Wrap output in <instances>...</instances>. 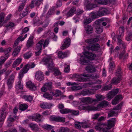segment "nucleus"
I'll return each mask as SVG.
<instances>
[{"instance_id": "f257e3e1", "label": "nucleus", "mask_w": 132, "mask_h": 132, "mask_svg": "<svg viewBox=\"0 0 132 132\" xmlns=\"http://www.w3.org/2000/svg\"><path fill=\"white\" fill-rule=\"evenodd\" d=\"M73 78H76L77 79L76 81L80 82L86 81L88 80L89 78H97L98 77L96 75H90L89 74L83 73L82 74L75 73L72 75Z\"/></svg>"}, {"instance_id": "f03ea898", "label": "nucleus", "mask_w": 132, "mask_h": 132, "mask_svg": "<svg viewBox=\"0 0 132 132\" xmlns=\"http://www.w3.org/2000/svg\"><path fill=\"white\" fill-rule=\"evenodd\" d=\"M96 56L95 54L88 52H84V55L81 56L80 61L82 64H86L89 63V59L92 60L94 59V58Z\"/></svg>"}, {"instance_id": "7ed1b4c3", "label": "nucleus", "mask_w": 132, "mask_h": 132, "mask_svg": "<svg viewBox=\"0 0 132 132\" xmlns=\"http://www.w3.org/2000/svg\"><path fill=\"white\" fill-rule=\"evenodd\" d=\"M42 62L46 65H47L48 68V71L45 72V74L48 76L49 75V70L52 71L54 67V65L53 63L52 59L51 56H48L47 58H44L42 60Z\"/></svg>"}, {"instance_id": "20e7f679", "label": "nucleus", "mask_w": 132, "mask_h": 132, "mask_svg": "<svg viewBox=\"0 0 132 132\" xmlns=\"http://www.w3.org/2000/svg\"><path fill=\"white\" fill-rule=\"evenodd\" d=\"M8 105L5 104L0 111V120L4 121L6 116L8 114Z\"/></svg>"}, {"instance_id": "39448f33", "label": "nucleus", "mask_w": 132, "mask_h": 132, "mask_svg": "<svg viewBox=\"0 0 132 132\" xmlns=\"http://www.w3.org/2000/svg\"><path fill=\"white\" fill-rule=\"evenodd\" d=\"M116 77L113 78L112 80L111 83L114 84H117L119 83L121 80V69H118L116 73Z\"/></svg>"}, {"instance_id": "423d86ee", "label": "nucleus", "mask_w": 132, "mask_h": 132, "mask_svg": "<svg viewBox=\"0 0 132 132\" xmlns=\"http://www.w3.org/2000/svg\"><path fill=\"white\" fill-rule=\"evenodd\" d=\"M109 104L107 101H103L98 104L97 107L90 106L88 107L89 109L91 110L96 111L98 110V108H103L104 107L107 106Z\"/></svg>"}, {"instance_id": "0eeeda50", "label": "nucleus", "mask_w": 132, "mask_h": 132, "mask_svg": "<svg viewBox=\"0 0 132 132\" xmlns=\"http://www.w3.org/2000/svg\"><path fill=\"white\" fill-rule=\"evenodd\" d=\"M92 0H85L84 6L86 9L91 10L95 7L96 5L92 3Z\"/></svg>"}, {"instance_id": "6e6552de", "label": "nucleus", "mask_w": 132, "mask_h": 132, "mask_svg": "<svg viewBox=\"0 0 132 132\" xmlns=\"http://www.w3.org/2000/svg\"><path fill=\"white\" fill-rule=\"evenodd\" d=\"M116 120L115 118H112L108 121V128H104L103 129V132H109V129L111 128L114 125Z\"/></svg>"}, {"instance_id": "1a4fd4ad", "label": "nucleus", "mask_w": 132, "mask_h": 132, "mask_svg": "<svg viewBox=\"0 0 132 132\" xmlns=\"http://www.w3.org/2000/svg\"><path fill=\"white\" fill-rule=\"evenodd\" d=\"M71 39L69 38L68 37L63 40L64 43L61 46V49L64 50L69 47L70 44Z\"/></svg>"}, {"instance_id": "9d476101", "label": "nucleus", "mask_w": 132, "mask_h": 132, "mask_svg": "<svg viewBox=\"0 0 132 132\" xmlns=\"http://www.w3.org/2000/svg\"><path fill=\"white\" fill-rule=\"evenodd\" d=\"M35 77L37 80L39 81L43 80L44 78L43 72L40 70L37 71L35 73Z\"/></svg>"}, {"instance_id": "9b49d317", "label": "nucleus", "mask_w": 132, "mask_h": 132, "mask_svg": "<svg viewBox=\"0 0 132 132\" xmlns=\"http://www.w3.org/2000/svg\"><path fill=\"white\" fill-rule=\"evenodd\" d=\"M50 120L52 121H55L63 122L65 121V118L60 116H52L50 118Z\"/></svg>"}, {"instance_id": "f8f14e48", "label": "nucleus", "mask_w": 132, "mask_h": 132, "mask_svg": "<svg viewBox=\"0 0 132 132\" xmlns=\"http://www.w3.org/2000/svg\"><path fill=\"white\" fill-rule=\"evenodd\" d=\"M15 77L14 74L12 73L10 76V78L7 80V84L9 87H11L12 85Z\"/></svg>"}, {"instance_id": "ddd939ff", "label": "nucleus", "mask_w": 132, "mask_h": 132, "mask_svg": "<svg viewBox=\"0 0 132 132\" xmlns=\"http://www.w3.org/2000/svg\"><path fill=\"white\" fill-rule=\"evenodd\" d=\"M22 78V77H21L20 76H19L18 77V81L16 85V88L17 89H23V83L21 82Z\"/></svg>"}, {"instance_id": "4468645a", "label": "nucleus", "mask_w": 132, "mask_h": 132, "mask_svg": "<svg viewBox=\"0 0 132 132\" xmlns=\"http://www.w3.org/2000/svg\"><path fill=\"white\" fill-rule=\"evenodd\" d=\"M108 11L107 10L104 8H100L99 10L97 11L99 17L103 16L106 14Z\"/></svg>"}, {"instance_id": "2eb2a0df", "label": "nucleus", "mask_w": 132, "mask_h": 132, "mask_svg": "<svg viewBox=\"0 0 132 132\" xmlns=\"http://www.w3.org/2000/svg\"><path fill=\"white\" fill-rule=\"evenodd\" d=\"M95 100L90 98L89 97H86L81 99L82 102L85 103H89L96 101Z\"/></svg>"}, {"instance_id": "dca6fc26", "label": "nucleus", "mask_w": 132, "mask_h": 132, "mask_svg": "<svg viewBox=\"0 0 132 132\" xmlns=\"http://www.w3.org/2000/svg\"><path fill=\"white\" fill-rule=\"evenodd\" d=\"M29 70V68L26 64L24 66L22 70L20 71L19 74V76L21 77H23L24 74L27 73Z\"/></svg>"}, {"instance_id": "f3484780", "label": "nucleus", "mask_w": 132, "mask_h": 132, "mask_svg": "<svg viewBox=\"0 0 132 132\" xmlns=\"http://www.w3.org/2000/svg\"><path fill=\"white\" fill-rule=\"evenodd\" d=\"M123 99V97L121 95H117L114 99L112 101V103L113 105H116L119 102V100H121Z\"/></svg>"}, {"instance_id": "a211bd4d", "label": "nucleus", "mask_w": 132, "mask_h": 132, "mask_svg": "<svg viewBox=\"0 0 132 132\" xmlns=\"http://www.w3.org/2000/svg\"><path fill=\"white\" fill-rule=\"evenodd\" d=\"M40 107L43 109H50L53 105L51 103H43L40 105Z\"/></svg>"}, {"instance_id": "6ab92c4d", "label": "nucleus", "mask_w": 132, "mask_h": 132, "mask_svg": "<svg viewBox=\"0 0 132 132\" xmlns=\"http://www.w3.org/2000/svg\"><path fill=\"white\" fill-rule=\"evenodd\" d=\"M22 59L21 58H18L13 62L12 67L13 68H15L17 67L22 62Z\"/></svg>"}, {"instance_id": "aec40b11", "label": "nucleus", "mask_w": 132, "mask_h": 132, "mask_svg": "<svg viewBox=\"0 0 132 132\" xmlns=\"http://www.w3.org/2000/svg\"><path fill=\"white\" fill-rule=\"evenodd\" d=\"M28 87L31 90H35L36 89V86L34 84L30 81H29L27 83Z\"/></svg>"}, {"instance_id": "412c9836", "label": "nucleus", "mask_w": 132, "mask_h": 132, "mask_svg": "<svg viewBox=\"0 0 132 132\" xmlns=\"http://www.w3.org/2000/svg\"><path fill=\"white\" fill-rule=\"evenodd\" d=\"M28 87L31 90H35L36 89V86L34 84L30 81H29L27 83Z\"/></svg>"}, {"instance_id": "4be33fe9", "label": "nucleus", "mask_w": 132, "mask_h": 132, "mask_svg": "<svg viewBox=\"0 0 132 132\" xmlns=\"http://www.w3.org/2000/svg\"><path fill=\"white\" fill-rule=\"evenodd\" d=\"M100 48L99 45L97 43L91 46L89 49L91 50L92 51H97Z\"/></svg>"}, {"instance_id": "5701e85b", "label": "nucleus", "mask_w": 132, "mask_h": 132, "mask_svg": "<svg viewBox=\"0 0 132 132\" xmlns=\"http://www.w3.org/2000/svg\"><path fill=\"white\" fill-rule=\"evenodd\" d=\"M44 42V40L42 39L40 40L37 44L35 50H41L42 46Z\"/></svg>"}, {"instance_id": "b1692460", "label": "nucleus", "mask_w": 132, "mask_h": 132, "mask_svg": "<svg viewBox=\"0 0 132 132\" xmlns=\"http://www.w3.org/2000/svg\"><path fill=\"white\" fill-rule=\"evenodd\" d=\"M21 47L20 46H18L14 48L12 53V55L14 56H17L18 54L20 51Z\"/></svg>"}, {"instance_id": "393cba45", "label": "nucleus", "mask_w": 132, "mask_h": 132, "mask_svg": "<svg viewBox=\"0 0 132 132\" xmlns=\"http://www.w3.org/2000/svg\"><path fill=\"white\" fill-rule=\"evenodd\" d=\"M50 94H52L53 96L56 97H58L59 96H60L62 95V93L61 91L57 89L55 90V92H50Z\"/></svg>"}, {"instance_id": "a878e982", "label": "nucleus", "mask_w": 132, "mask_h": 132, "mask_svg": "<svg viewBox=\"0 0 132 132\" xmlns=\"http://www.w3.org/2000/svg\"><path fill=\"white\" fill-rule=\"evenodd\" d=\"M93 28L92 26L88 25L85 27V30L86 32L88 34H90L93 32Z\"/></svg>"}, {"instance_id": "bb28decb", "label": "nucleus", "mask_w": 132, "mask_h": 132, "mask_svg": "<svg viewBox=\"0 0 132 132\" xmlns=\"http://www.w3.org/2000/svg\"><path fill=\"white\" fill-rule=\"evenodd\" d=\"M85 70L89 72L92 73L95 71V67L91 65L87 66L85 68Z\"/></svg>"}, {"instance_id": "cd10ccee", "label": "nucleus", "mask_w": 132, "mask_h": 132, "mask_svg": "<svg viewBox=\"0 0 132 132\" xmlns=\"http://www.w3.org/2000/svg\"><path fill=\"white\" fill-rule=\"evenodd\" d=\"M29 10V8L28 6L22 13L20 14V16L22 18H23L26 16L28 14Z\"/></svg>"}, {"instance_id": "c85d7f7f", "label": "nucleus", "mask_w": 132, "mask_h": 132, "mask_svg": "<svg viewBox=\"0 0 132 132\" xmlns=\"http://www.w3.org/2000/svg\"><path fill=\"white\" fill-rule=\"evenodd\" d=\"M42 116L39 114H36L35 115V116H34L32 118V120L35 121L37 122H39L41 121V119L40 118Z\"/></svg>"}, {"instance_id": "c756f323", "label": "nucleus", "mask_w": 132, "mask_h": 132, "mask_svg": "<svg viewBox=\"0 0 132 132\" xmlns=\"http://www.w3.org/2000/svg\"><path fill=\"white\" fill-rule=\"evenodd\" d=\"M81 94L83 96L89 95L92 94V93L89 90L84 89L81 91Z\"/></svg>"}, {"instance_id": "7c9ffc66", "label": "nucleus", "mask_w": 132, "mask_h": 132, "mask_svg": "<svg viewBox=\"0 0 132 132\" xmlns=\"http://www.w3.org/2000/svg\"><path fill=\"white\" fill-rule=\"evenodd\" d=\"M16 118V114H13L10 115L8 119V121L10 122H13L15 121Z\"/></svg>"}, {"instance_id": "2f4dec72", "label": "nucleus", "mask_w": 132, "mask_h": 132, "mask_svg": "<svg viewBox=\"0 0 132 132\" xmlns=\"http://www.w3.org/2000/svg\"><path fill=\"white\" fill-rule=\"evenodd\" d=\"M67 52H65L63 53L62 51H60L58 53V55L60 58H63L67 56Z\"/></svg>"}, {"instance_id": "473e14b6", "label": "nucleus", "mask_w": 132, "mask_h": 132, "mask_svg": "<svg viewBox=\"0 0 132 132\" xmlns=\"http://www.w3.org/2000/svg\"><path fill=\"white\" fill-rule=\"evenodd\" d=\"M28 105L26 104H20L19 105V109L22 111L26 110L28 108Z\"/></svg>"}, {"instance_id": "72a5a7b5", "label": "nucleus", "mask_w": 132, "mask_h": 132, "mask_svg": "<svg viewBox=\"0 0 132 132\" xmlns=\"http://www.w3.org/2000/svg\"><path fill=\"white\" fill-rule=\"evenodd\" d=\"M128 56V54L124 50L122 51L119 56L120 58H123L124 59H126Z\"/></svg>"}, {"instance_id": "f704fd0d", "label": "nucleus", "mask_w": 132, "mask_h": 132, "mask_svg": "<svg viewBox=\"0 0 132 132\" xmlns=\"http://www.w3.org/2000/svg\"><path fill=\"white\" fill-rule=\"evenodd\" d=\"M29 126L32 130L37 131L39 129L38 126L35 124L30 123L29 125Z\"/></svg>"}, {"instance_id": "c9c22d12", "label": "nucleus", "mask_w": 132, "mask_h": 132, "mask_svg": "<svg viewBox=\"0 0 132 132\" xmlns=\"http://www.w3.org/2000/svg\"><path fill=\"white\" fill-rule=\"evenodd\" d=\"M95 96L97 99H93V100H96V101L94 102L101 101L102 100L104 99L105 98L104 96L99 94H96L95 95Z\"/></svg>"}, {"instance_id": "e433bc0d", "label": "nucleus", "mask_w": 132, "mask_h": 132, "mask_svg": "<svg viewBox=\"0 0 132 132\" xmlns=\"http://www.w3.org/2000/svg\"><path fill=\"white\" fill-rule=\"evenodd\" d=\"M76 11L75 8L74 7H72L70 11L67 13V15L68 17H69L73 15Z\"/></svg>"}, {"instance_id": "4c0bfd02", "label": "nucleus", "mask_w": 132, "mask_h": 132, "mask_svg": "<svg viewBox=\"0 0 132 132\" xmlns=\"http://www.w3.org/2000/svg\"><path fill=\"white\" fill-rule=\"evenodd\" d=\"M32 55V53L30 51L23 54V55L24 59H28L31 57Z\"/></svg>"}, {"instance_id": "58836bf2", "label": "nucleus", "mask_w": 132, "mask_h": 132, "mask_svg": "<svg viewBox=\"0 0 132 132\" xmlns=\"http://www.w3.org/2000/svg\"><path fill=\"white\" fill-rule=\"evenodd\" d=\"M89 16L92 19L96 18L99 17L97 11L94 12H92L90 13Z\"/></svg>"}, {"instance_id": "ea45409f", "label": "nucleus", "mask_w": 132, "mask_h": 132, "mask_svg": "<svg viewBox=\"0 0 132 132\" xmlns=\"http://www.w3.org/2000/svg\"><path fill=\"white\" fill-rule=\"evenodd\" d=\"M96 32L98 34L101 33L103 31V28L102 26H97L95 27Z\"/></svg>"}, {"instance_id": "a19ab883", "label": "nucleus", "mask_w": 132, "mask_h": 132, "mask_svg": "<svg viewBox=\"0 0 132 132\" xmlns=\"http://www.w3.org/2000/svg\"><path fill=\"white\" fill-rule=\"evenodd\" d=\"M34 42L32 39L29 38L27 41L26 44L27 47L29 48L31 47H32L33 45Z\"/></svg>"}, {"instance_id": "79ce46f5", "label": "nucleus", "mask_w": 132, "mask_h": 132, "mask_svg": "<svg viewBox=\"0 0 132 132\" xmlns=\"http://www.w3.org/2000/svg\"><path fill=\"white\" fill-rule=\"evenodd\" d=\"M82 87L80 86L74 85L71 87V89L73 91H76L82 89Z\"/></svg>"}, {"instance_id": "37998d69", "label": "nucleus", "mask_w": 132, "mask_h": 132, "mask_svg": "<svg viewBox=\"0 0 132 132\" xmlns=\"http://www.w3.org/2000/svg\"><path fill=\"white\" fill-rule=\"evenodd\" d=\"M22 98L26 101L30 102L33 100V97L30 96L24 95L22 96Z\"/></svg>"}, {"instance_id": "c03bdc74", "label": "nucleus", "mask_w": 132, "mask_h": 132, "mask_svg": "<svg viewBox=\"0 0 132 132\" xmlns=\"http://www.w3.org/2000/svg\"><path fill=\"white\" fill-rule=\"evenodd\" d=\"M26 1L27 0H24L23 2L19 6L18 8L19 11L20 12L22 11L25 6V3L26 2Z\"/></svg>"}, {"instance_id": "a18cd8bd", "label": "nucleus", "mask_w": 132, "mask_h": 132, "mask_svg": "<svg viewBox=\"0 0 132 132\" xmlns=\"http://www.w3.org/2000/svg\"><path fill=\"white\" fill-rule=\"evenodd\" d=\"M42 127L44 129L48 130L54 128L51 125L47 124L43 125L42 126Z\"/></svg>"}, {"instance_id": "49530a36", "label": "nucleus", "mask_w": 132, "mask_h": 132, "mask_svg": "<svg viewBox=\"0 0 132 132\" xmlns=\"http://www.w3.org/2000/svg\"><path fill=\"white\" fill-rule=\"evenodd\" d=\"M52 84L51 82L46 83L44 85V86L46 87L48 90H51L52 89Z\"/></svg>"}, {"instance_id": "de8ad7c7", "label": "nucleus", "mask_w": 132, "mask_h": 132, "mask_svg": "<svg viewBox=\"0 0 132 132\" xmlns=\"http://www.w3.org/2000/svg\"><path fill=\"white\" fill-rule=\"evenodd\" d=\"M127 34L126 39L127 41H129L132 37V32L130 31H128Z\"/></svg>"}, {"instance_id": "09e8293b", "label": "nucleus", "mask_w": 132, "mask_h": 132, "mask_svg": "<svg viewBox=\"0 0 132 132\" xmlns=\"http://www.w3.org/2000/svg\"><path fill=\"white\" fill-rule=\"evenodd\" d=\"M43 96L47 99L50 100H52L53 98L52 96L48 93H45L43 95Z\"/></svg>"}, {"instance_id": "8fccbe9b", "label": "nucleus", "mask_w": 132, "mask_h": 132, "mask_svg": "<svg viewBox=\"0 0 132 132\" xmlns=\"http://www.w3.org/2000/svg\"><path fill=\"white\" fill-rule=\"evenodd\" d=\"M70 109L65 108L60 110V112L62 114H66L69 113Z\"/></svg>"}, {"instance_id": "3c124183", "label": "nucleus", "mask_w": 132, "mask_h": 132, "mask_svg": "<svg viewBox=\"0 0 132 132\" xmlns=\"http://www.w3.org/2000/svg\"><path fill=\"white\" fill-rule=\"evenodd\" d=\"M112 88V85L109 84L104 86L102 88V90H103L106 91L110 90Z\"/></svg>"}, {"instance_id": "603ef678", "label": "nucleus", "mask_w": 132, "mask_h": 132, "mask_svg": "<svg viewBox=\"0 0 132 132\" xmlns=\"http://www.w3.org/2000/svg\"><path fill=\"white\" fill-rule=\"evenodd\" d=\"M70 112L69 113L74 116L78 115L79 114V111L78 110L70 109Z\"/></svg>"}, {"instance_id": "864d4df0", "label": "nucleus", "mask_w": 132, "mask_h": 132, "mask_svg": "<svg viewBox=\"0 0 132 132\" xmlns=\"http://www.w3.org/2000/svg\"><path fill=\"white\" fill-rule=\"evenodd\" d=\"M69 129L67 127H62L59 129V131L60 132H69Z\"/></svg>"}, {"instance_id": "5fc2aeb1", "label": "nucleus", "mask_w": 132, "mask_h": 132, "mask_svg": "<svg viewBox=\"0 0 132 132\" xmlns=\"http://www.w3.org/2000/svg\"><path fill=\"white\" fill-rule=\"evenodd\" d=\"M118 44L122 47L125 48L126 45L125 43L121 39H118Z\"/></svg>"}, {"instance_id": "6e6d98bb", "label": "nucleus", "mask_w": 132, "mask_h": 132, "mask_svg": "<svg viewBox=\"0 0 132 132\" xmlns=\"http://www.w3.org/2000/svg\"><path fill=\"white\" fill-rule=\"evenodd\" d=\"M5 17V15L4 13L2 12L0 13V23L1 24L4 20Z\"/></svg>"}, {"instance_id": "4d7b16f0", "label": "nucleus", "mask_w": 132, "mask_h": 132, "mask_svg": "<svg viewBox=\"0 0 132 132\" xmlns=\"http://www.w3.org/2000/svg\"><path fill=\"white\" fill-rule=\"evenodd\" d=\"M54 74L55 76H61V73L59 69L55 68L54 69Z\"/></svg>"}, {"instance_id": "13d9d810", "label": "nucleus", "mask_w": 132, "mask_h": 132, "mask_svg": "<svg viewBox=\"0 0 132 132\" xmlns=\"http://www.w3.org/2000/svg\"><path fill=\"white\" fill-rule=\"evenodd\" d=\"M8 55H7L6 56V58H5L4 57H2L1 59H0V65H1L3 64L4 62L6 60V59L8 57Z\"/></svg>"}, {"instance_id": "bf43d9fd", "label": "nucleus", "mask_w": 132, "mask_h": 132, "mask_svg": "<svg viewBox=\"0 0 132 132\" xmlns=\"http://www.w3.org/2000/svg\"><path fill=\"white\" fill-rule=\"evenodd\" d=\"M115 67L114 63L112 62H110L109 66V70L110 71H111L113 70Z\"/></svg>"}, {"instance_id": "052dcab7", "label": "nucleus", "mask_w": 132, "mask_h": 132, "mask_svg": "<svg viewBox=\"0 0 132 132\" xmlns=\"http://www.w3.org/2000/svg\"><path fill=\"white\" fill-rule=\"evenodd\" d=\"M14 23L12 22H10L7 24L5 25V27L6 28H10L14 26Z\"/></svg>"}, {"instance_id": "680f3d73", "label": "nucleus", "mask_w": 132, "mask_h": 132, "mask_svg": "<svg viewBox=\"0 0 132 132\" xmlns=\"http://www.w3.org/2000/svg\"><path fill=\"white\" fill-rule=\"evenodd\" d=\"M29 68V69L31 68H33L35 67V65L34 63H29L26 64Z\"/></svg>"}, {"instance_id": "e2e57ef3", "label": "nucleus", "mask_w": 132, "mask_h": 132, "mask_svg": "<svg viewBox=\"0 0 132 132\" xmlns=\"http://www.w3.org/2000/svg\"><path fill=\"white\" fill-rule=\"evenodd\" d=\"M12 50V48L9 47L8 48H6L4 49V53L5 55H6L10 53Z\"/></svg>"}, {"instance_id": "0e129e2a", "label": "nucleus", "mask_w": 132, "mask_h": 132, "mask_svg": "<svg viewBox=\"0 0 132 132\" xmlns=\"http://www.w3.org/2000/svg\"><path fill=\"white\" fill-rule=\"evenodd\" d=\"M117 114L114 111H112L108 113V115L109 117H112L116 115Z\"/></svg>"}, {"instance_id": "69168bd1", "label": "nucleus", "mask_w": 132, "mask_h": 132, "mask_svg": "<svg viewBox=\"0 0 132 132\" xmlns=\"http://www.w3.org/2000/svg\"><path fill=\"white\" fill-rule=\"evenodd\" d=\"M92 21V19L90 18L86 19L84 20V24L86 25L87 24L91 22Z\"/></svg>"}, {"instance_id": "338daca9", "label": "nucleus", "mask_w": 132, "mask_h": 132, "mask_svg": "<svg viewBox=\"0 0 132 132\" xmlns=\"http://www.w3.org/2000/svg\"><path fill=\"white\" fill-rule=\"evenodd\" d=\"M114 96V95H113V94L111 91L107 95L108 98L110 99H111Z\"/></svg>"}, {"instance_id": "774afa93", "label": "nucleus", "mask_w": 132, "mask_h": 132, "mask_svg": "<svg viewBox=\"0 0 132 132\" xmlns=\"http://www.w3.org/2000/svg\"><path fill=\"white\" fill-rule=\"evenodd\" d=\"M124 32V29L123 27H120L119 28V34L123 35Z\"/></svg>"}]
</instances>
